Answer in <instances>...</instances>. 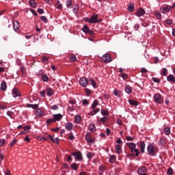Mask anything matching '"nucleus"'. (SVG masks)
<instances>
[{
    "label": "nucleus",
    "mask_w": 175,
    "mask_h": 175,
    "mask_svg": "<svg viewBox=\"0 0 175 175\" xmlns=\"http://www.w3.org/2000/svg\"><path fill=\"white\" fill-rule=\"evenodd\" d=\"M98 100H94L93 103L92 104V111L89 112V116H95V114H97V113H99L100 111V109L99 108H96V106H98Z\"/></svg>",
    "instance_id": "f257e3e1"
},
{
    "label": "nucleus",
    "mask_w": 175,
    "mask_h": 175,
    "mask_svg": "<svg viewBox=\"0 0 175 175\" xmlns=\"http://www.w3.org/2000/svg\"><path fill=\"white\" fill-rule=\"evenodd\" d=\"M101 61L105 64H110L113 59H111V55L109 53H105L101 57Z\"/></svg>",
    "instance_id": "f03ea898"
},
{
    "label": "nucleus",
    "mask_w": 175,
    "mask_h": 175,
    "mask_svg": "<svg viewBox=\"0 0 175 175\" xmlns=\"http://www.w3.org/2000/svg\"><path fill=\"white\" fill-rule=\"evenodd\" d=\"M126 145L129 147L132 152H135V154H140L139 149H136V144L133 142L127 143Z\"/></svg>",
    "instance_id": "7ed1b4c3"
},
{
    "label": "nucleus",
    "mask_w": 175,
    "mask_h": 175,
    "mask_svg": "<svg viewBox=\"0 0 175 175\" xmlns=\"http://www.w3.org/2000/svg\"><path fill=\"white\" fill-rule=\"evenodd\" d=\"M98 14H94L92 16L90 20L88 21L89 24H95L96 23H101L102 19H98Z\"/></svg>",
    "instance_id": "20e7f679"
},
{
    "label": "nucleus",
    "mask_w": 175,
    "mask_h": 175,
    "mask_svg": "<svg viewBox=\"0 0 175 175\" xmlns=\"http://www.w3.org/2000/svg\"><path fill=\"white\" fill-rule=\"evenodd\" d=\"M154 100L156 103H163V98H162V96L160 94H156L154 96Z\"/></svg>",
    "instance_id": "39448f33"
},
{
    "label": "nucleus",
    "mask_w": 175,
    "mask_h": 175,
    "mask_svg": "<svg viewBox=\"0 0 175 175\" xmlns=\"http://www.w3.org/2000/svg\"><path fill=\"white\" fill-rule=\"evenodd\" d=\"M147 151L148 154H154L155 152V144L150 143L147 146Z\"/></svg>",
    "instance_id": "423d86ee"
},
{
    "label": "nucleus",
    "mask_w": 175,
    "mask_h": 175,
    "mask_svg": "<svg viewBox=\"0 0 175 175\" xmlns=\"http://www.w3.org/2000/svg\"><path fill=\"white\" fill-rule=\"evenodd\" d=\"M13 28L15 32H17L18 33H20V32H21V30L20 29V23L18 22V21H14Z\"/></svg>",
    "instance_id": "0eeeda50"
},
{
    "label": "nucleus",
    "mask_w": 175,
    "mask_h": 175,
    "mask_svg": "<svg viewBox=\"0 0 175 175\" xmlns=\"http://www.w3.org/2000/svg\"><path fill=\"white\" fill-rule=\"evenodd\" d=\"M147 172H148V170H147V167H146V166L142 165L138 168L137 174L139 175L146 174Z\"/></svg>",
    "instance_id": "6e6552de"
},
{
    "label": "nucleus",
    "mask_w": 175,
    "mask_h": 175,
    "mask_svg": "<svg viewBox=\"0 0 175 175\" xmlns=\"http://www.w3.org/2000/svg\"><path fill=\"white\" fill-rule=\"evenodd\" d=\"M82 31L83 32H84V33H88L89 35H94V31L90 30V27H88V26H87L86 25H85L82 27Z\"/></svg>",
    "instance_id": "1a4fd4ad"
},
{
    "label": "nucleus",
    "mask_w": 175,
    "mask_h": 175,
    "mask_svg": "<svg viewBox=\"0 0 175 175\" xmlns=\"http://www.w3.org/2000/svg\"><path fill=\"white\" fill-rule=\"evenodd\" d=\"M170 9H172V7L167 5L165 7L160 8V12L161 13H163V14H165V13H169L170 12Z\"/></svg>",
    "instance_id": "9d476101"
},
{
    "label": "nucleus",
    "mask_w": 175,
    "mask_h": 175,
    "mask_svg": "<svg viewBox=\"0 0 175 175\" xmlns=\"http://www.w3.org/2000/svg\"><path fill=\"white\" fill-rule=\"evenodd\" d=\"M144 14H146V11L143 8L138 9L135 12V16H137V17H142V16H144Z\"/></svg>",
    "instance_id": "9b49d317"
},
{
    "label": "nucleus",
    "mask_w": 175,
    "mask_h": 175,
    "mask_svg": "<svg viewBox=\"0 0 175 175\" xmlns=\"http://www.w3.org/2000/svg\"><path fill=\"white\" fill-rule=\"evenodd\" d=\"M12 96L14 98H17L18 96H21V94L20 93V91H18V89H17V88H14L12 90Z\"/></svg>",
    "instance_id": "f8f14e48"
},
{
    "label": "nucleus",
    "mask_w": 175,
    "mask_h": 175,
    "mask_svg": "<svg viewBox=\"0 0 175 175\" xmlns=\"http://www.w3.org/2000/svg\"><path fill=\"white\" fill-rule=\"evenodd\" d=\"M79 84L81 87H87V84H88V81L85 79V77H81L79 80Z\"/></svg>",
    "instance_id": "ddd939ff"
},
{
    "label": "nucleus",
    "mask_w": 175,
    "mask_h": 175,
    "mask_svg": "<svg viewBox=\"0 0 175 175\" xmlns=\"http://www.w3.org/2000/svg\"><path fill=\"white\" fill-rule=\"evenodd\" d=\"M53 117L55 122H57V121H61V120H62V114L61 113L53 114Z\"/></svg>",
    "instance_id": "4468645a"
},
{
    "label": "nucleus",
    "mask_w": 175,
    "mask_h": 175,
    "mask_svg": "<svg viewBox=\"0 0 175 175\" xmlns=\"http://www.w3.org/2000/svg\"><path fill=\"white\" fill-rule=\"evenodd\" d=\"M139 147H140L141 152H142V154H144V152H145V150H146V142H144V141H142L139 143Z\"/></svg>",
    "instance_id": "2eb2a0df"
},
{
    "label": "nucleus",
    "mask_w": 175,
    "mask_h": 175,
    "mask_svg": "<svg viewBox=\"0 0 175 175\" xmlns=\"http://www.w3.org/2000/svg\"><path fill=\"white\" fill-rule=\"evenodd\" d=\"M167 81H169L170 83H174V84H175V77L174 75L170 74L167 77Z\"/></svg>",
    "instance_id": "dca6fc26"
},
{
    "label": "nucleus",
    "mask_w": 175,
    "mask_h": 175,
    "mask_svg": "<svg viewBox=\"0 0 175 175\" xmlns=\"http://www.w3.org/2000/svg\"><path fill=\"white\" fill-rule=\"evenodd\" d=\"M65 128L66 131H70L72 129H73V123L72 122H67L65 125Z\"/></svg>",
    "instance_id": "f3484780"
},
{
    "label": "nucleus",
    "mask_w": 175,
    "mask_h": 175,
    "mask_svg": "<svg viewBox=\"0 0 175 175\" xmlns=\"http://www.w3.org/2000/svg\"><path fill=\"white\" fill-rule=\"evenodd\" d=\"M85 140L88 143H92V139L91 138V133H87L85 135Z\"/></svg>",
    "instance_id": "a211bd4d"
},
{
    "label": "nucleus",
    "mask_w": 175,
    "mask_h": 175,
    "mask_svg": "<svg viewBox=\"0 0 175 175\" xmlns=\"http://www.w3.org/2000/svg\"><path fill=\"white\" fill-rule=\"evenodd\" d=\"M159 146H161V147L163 146H166V139L161 138L158 142Z\"/></svg>",
    "instance_id": "6ab92c4d"
},
{
    "label": "nucleus",
    "mask_w": 175,
    "mask_h": 175,
    "mask_svg": "<svg viewBox=\"0 0 175 175\" xmlns=\"http://www.w3.org/2000/svg\"><path fill=\"white\" fill-rule=\"evenodd\" d=\"M26 106L27 107L33 109L34 110L39 108V105L38 104H27Z\"/></svg>",
    "instance_id": "aec40b11"
},
{
    "label": "nucleus",
    "mask_w": 175,
    "mask_h": 175,
    "mask_svg": "<svg viewBox=\"0 0 175 175\" xmlns=\"http://www.w3.org/2000/svg\"><path fill=\"white\" fill-rule=\"evenodd\" d=\"M72 155L77 161H83V156L81 154H72Z\"/></svg>",
    "instance_id": "412c9836"
},
{
    "label": "nucleus",
    "mask_w": 175,
    "mask_h": 175,
    "mask_svg": "<svg viewBox=\"0 0 175 175\" xmlns=\"http://www.w3.org/2000/svg\"><path fill=\"white\" fill-rule=\"evenodd\" d=\"M129 103L131 105V106H139V102L135 100L129 99Z\"/></svg>",
    "instance_id": "4be33fe9"
},
{
    "label": "nucleus",
    "mask_w": 175,
    "mask_h": 175,
    "mask_svg": "<svg viewBox=\"0 0 175 175\" xmlns=\"http://www.w3.org/2000/svg\"><path fill=\"white\" fill-rule=\"evenodd\" d=\"M125 92H126V94H132V88L131 87V85H125Z\"/></svg>",
    "instance_id": "5701e85b"
},
{
    "label": "nucleus",
    "mask_w": 175,
    "mask_h": 175,
    "mask_svg": "<svg viewBox=\"0 0 175 175\" xmlns=\"http://www.w3.org/2000/svg\"><path fill=\"white\" fill-rule=\"evenodd\" d=\"M7 88H8V86L6 85V82H5V81H3L1 84V91H6Z\"/></svg>",
    "instance_id": "b1692460"
},
{
    "label": "nucleus",
    "mask_w": 175,
    "mask_h": 175,
    "mask_svg": "<svg viewBox=\"0 0 175 175\" xmlns=\"http://www.w3.org/2000/svg\"><path fill=\"white\" fill-rule=\"evenodd\" d=\"M46 94L48 96H52L54 95V92L53 91V89L51 88H46Z\"/></svg>",
    "instance_id": "393cba45"
},
{
    "label": "nucleus",
    "mask_w": 175,
    "mask_h": 175,
    "mask_svg": "<svg viewBox=\"0 0 175 175\" xmlns=\"http://www.w3.org/2000/svg\"><path fill=\"white\" fill-rule=\"evenodd\" d=\"M55 6L56 9H58L59 10H62V3H60L59 0L57 1L56 4H55Z\"/></svg>",
    "instance_id": "a878e982"
},
{
    "label": "nucleus",
    "mask_w": 175,
    "mask_h": 175,
    "mask_svg": "<svg viewBox=\"0 0 175 175\" xmlns=\"http://www.w3.org/2000/svg\"><path fill=\"white\" fill-rule=\"evenodd\" d=\"M113 94L115 95V96H118V98H120L121 96V92H120L118 89H114Z\"/></svg>",
    "instance_id": "bb28decb"
},
{
    "label": "nucleus",
    "mask_w": 175,
    "mask_h": 175,
    "mask_svg": "<svg viewBox=\"0 0 175 175\" xmlns=\"http://www.w3.org/2000/svg\"><path fill=\"white\" fill-rule=\"evenodd\" d=\"M75 124H80L81 122V116L77 115L75 117Z\"/></svg>",
    "instance_id": "cd10ccee"
},
{
    "label": "nucleus",
    "mask_w": 175,
    "mask_h": 175,
    "mask_svg": "<svg viewBox=\"0 0 175 175\" xmlns=\"http://www.w3.org/2000/svg\"><path fill=\"white\" fill-rule=\"evenodd\" d=\"M70 167L72 170H75V172H77L79 169V165L77 163H75L70 165Z\"/></svg>",
    "instance_id": "c85d7f7f"
},
{
    "label": "nucleus",
    "mask_w": 175,
    "mask_h": 175,
    "mask_svg": "<svg viewBox=\"0 0 175 175\" xmlns=\"http://www.w3.org/2000/svg\"><path fill=\"white\" fill-rule=\"evenodd\" d=\"M29 4L31 6V8H36V6L38 5L35 0H29Z\"/></svg>",
    "instance_id": "c756f323"
},
{
    "label": "nucleus",
    "mask_w": 175,
    "mask_h": 175,
    "mask_svg": "<svg viewBox=\"0 0 175 175\" xmlns=\"http://www.w3.org/2000/svg\"><path fill=\"white\" fill-rule=\"evenodd\" d=\"M167 69L166 68H163L161 69V76H167Z\"/></svg>",
    "instance_id": "7c9ffc66"
},
{
    "label": "nucleus",
    "mask_w": 175,
    "mask_h": 175,
    "mask_svg": "<svg viewBox=\"0 0 175 175\" xmlns=\"http://www.w3.org/2000/svg\"><path fill=\"white\" fill-rule=\"evenodd\" d=\"M89 131L90 132H95V131H96V127H95V124H91L90 125H89Z\"/></svg>",
    "instance_id": "2f4dec72"
},
{
    "label": "nucleus",
    "mask_w": 175,
    "mask_h": 175,
    "mask_svg": "<svg viewBox=\"0 0 175 175\" xmlns=\"http://www.w3.org/2000/svg\"><path fill=\"white\" fill-rule=\"evenodd\" d=\"M128 10L129 12H134L135 10V5H133V3H130L128 6Z\"/></svg>",
    "instance_id": "473e14b6"
},
{
    "label": "nucleus",
    "mask_w": 175,
    "mask_h": 175,
    "mask_svg": "<svg viewBox=\"0 0 175 175\" xmlns=\"http://www.w3.org/2000/svg\"><path fill=\"white\" fill-rule=\"evenodd\" d=\"M116 155L114 154H112L109 157V161L111 163H114V162H116Z\"/></svg>",
    "instance_id": "72a5a7b5"
},
{
    "label": "nucleus",
    "mask_w": 175,
    "mask_h": 175,
    "mask_svg": "<svg viewBox=\"0 0 175 175\" xmlns=\"http://www.w3.org/2000/svg\"><path fill=\"white\" fill-rule=\"evenodd\" d=\"M116 151L118 154H121V152H122V149H121V145H117L116 146Z\"/></svg>",
    "instance_id": "f704fd0d"
},
{
    "label": "nucleus",
    "mask_w": 175,
    "mask_h": 175,
    "mask_svg": "<svg viewBox=\"0 0 175 175\" xmlns=\"http://www.w3.org/2000/svg\"><path fill=\"white\" fill-rule=\"evenodd\" d=\"M70 59L72 62H76V61H77V57H76V55H75V54H71L70 55Z\"/></svg>",
    "instance_id": "c9c22d12"
},
{
    "label": "nucleus",
    "mask_w": 175,
    "mask_h": 175,
    "mask_svg": "<svg viewBox=\"0 0 175 175\" xmlns=\"http://www.w3.org/2000/svg\"><path fill=\"white\" fill-rule=\"evenodd\" d=\"M43 114H44V112H43V111L40 110V109H37V116L38 117H42V116H43Z\"/></svg>",
    "instance_id": "e433bc0d"
},
{
    "label": "nucleus",
    "mask_w": 175,
    "mask_h": 175,
    "mask_svg": "<svg viewBox=\"0 0 175 175\" xmlns=\"http://www.w3.org/2000/svg\"><path fill=\"white\" fill-rule=\"evenodd\" d=\"M165 135H170V129L169 127L165 128L163 130Z\"/></svg>",
    "instance_id": "4c0bfd02"
},
{
    "label": "nucleus",
    "mask_w": 175,
    "mask_h": 175,
    "mask_svg": "<svg viewBox=\"0 0 175 175\" xmlns=\"http://www.w3.org/2000/svg\"><path fill=\"white\" fill-rule=\"evenodd\" d=\"M40 20H42V21H43L44 23H45V24H47V23H49V20L47 19V17L44 16H42L40 17Z\"/></svg>",
    "instance_id": "58836bf2"
},
{
    "label": "nucleus",
    "mask_w": 175,
    "mask_h": 175,
    "mask_svg": "<svg viewBox=\"0 0 175 175\" xmlns=\"http://www.w3.org/2000/svg\"><path fill=\"white\" fill-rule=\"evenodd\" d=\"M42 81H44V82L49 81V77L47 76V75H43L42 76Z\"/></svg>",
    "instance_id": "ea45409f"
},
{
    "label": "nucleus",
    "mask_w": 175,
    "mask_h": 175,
    "mask_svg": "<svg viewBox=\"0 0 175 175\" xmlns=\"http://www.w3.org/2000/svg\"><path fill=\"white\" fill-rule=\"evenodd\" d=\"M154 16H156V17L157 18H162V14H161V12H159L158 11L154 12Z\"/></svg>",
    "instance_id": "a19ab883"
},
{
    "label": "nucleus",
    "mask_w": 175,
    "mask_h": 175,
    "mask_svg": "<svg viewBox=\"0 0 175 175\" xmlns=\"http://www.w3.org/2000/svg\"><path fill=\"white\" fill-rule=\"evenodd\" d=\"M53 122H55L54 119H48L46 122V125H51V124H53Z\"/></svg>",
    "instance_id": "79ce46f5"
},
{
    "label": "nucleus",
    "mask_w": 175,
    "mask_h": 175,
    "mask_svg": "<svg viewBox=\"0 0 175 175\" xmlns=\"http://www.w3.org/2000/svg\"><path fill=\"white\" fill-rule=\"evenodd\" d=\"M82 105H83V106H87L90 105V101L87 99H84L82 100Z\"/></svg>",
    "instance_id": "37998d69"
},
{
    "label": "nucleus",
    "mask_w": 175,
    "mask_h": 175,
    "mask_svg": "<svg viewBox=\"0 0 175 175\" xmlns=\"http://www.w3.org/2000/svg\"><path fill=\"white\" fill-rule=\"evenodd\" d=\"M7 116H8V117H10V118H13V116H14V113L12 111H8Z\"/></svg>",
    "instance_id": "c03bdc74"
},
{
    "label": "nucleus",
    "mask_w": 175,
    "mask_h": 175,
    "mask_svg": "<svg viewBox=\"0 0 175 175\" xmlns=\"http://www.w3.org/2000/svg\"><path fill=\"white\" fill-rule=\"evenodd\" d=\"M66 8H71L70 6H72V0H66Z\"/></svg>",
    "instance_id": "a18cd8bd"
},
{
    "label": "nucleus",
    "mask_w": 175,
    "mask_h": 175,
    "mask_svg": "<svg viewBox=\"0 0 175 175\" xmlns=\"http://www.w3.org/2000/svg\"><path fill=\"white\" fill-rule=\"evenodd\" d=\"M152 80L154 83H161V79L159 78L152 77Z\"/></svg>",
    "instance_id": "49530a36"
},
{
    "label": "nucleus",
    "mask_w": 175,
    "mask_h": 175,
    "mask_svg": "<svg viewBox=\"0 0 175 175\" xmlns=\"http://www.w3.org/2000/svg\"><path fill=\"white\" fill-rule=\"evenodd\" d=\"M90 81L93 88H96V83H95V81H94V79H90Z\"/></svg>",
    "instance_id": "de8ad7c7"
},
{
    "label": "nucleus",
    "mask_w": 175,
    "mask_h": 175,
    "mask_svg": "<svg viewBox=\"0 0 175 175\" xmlns=\"http://www.w3.org/2000/svg\"><path fill=\"white\" fill-rule=\"evenodd\" d=\"M101 114H102V116H109V111H107L105 109H102Z\"/></svg>",
    "instance_id": "09e8293b"
},
{
    "label": "nucleus",
    "mask_w": 175,
    "mask_h": 175,
    "mask_svg": "<svg viewBox=\"0 0 175 175\" xmlns=\"http://www.w3.org/2000/svg\"><path fill=\"white\" fill-rule=\"evenodd\" d=\"M98 121L99 122H107V117H103Z\"/></svg>",
    "instance_id": "8fccbe9b"
},
{
    "label": "nucleus",
    "mask_w": 175,
    "mask_h": 175,
    "mask_svg": "<svg viewBox=\"0 0 175 175\" xmlns=\"http://www.w3.org/2000/svg\"><path fill=\"white\" fill-rule=\"evenodd\" d=\"M120 77L123 79V80H126L128 79V75L127 74H120Z\"/></svg>",
    "instance_id": "3c124183"
},
{
    "label": "nucleus",
    "mask_w": 175,
    "mask_h": 175,
    "mask_svg": "<svg viewBox=\"0 0 175 175\" xmlns=\"http://www.w3.org/2000/svg\"><path fill=\"white\" fill-rule=\"evenodd\" d=\"M49 61V57L44 56L42 58V62L44 64V62H47Z\"/></svg>",
    "instance_id": "603ef678"
},
{
    "label": "nucleus",
    "mask_w": 175,
    "mask_h": 175,
    "mask_svg": "<svg viewBox=\"0 0 175 175\" xmlns=\"http://www.w3.org/2000/svg\"><path fill=\"white\" fill-rule=\"evenodd\" d=\"M165 23L167 24V25H172V24H173V21L167 19L165 20Z\"/></svg>",
    "instance_id": "864d4df0"
},
{
    "label": "nucleus",
    "mask_w": 175,
    "mask_h": 175,
    "mask_svg": "<svg viewBox=\"0 0 175 175\" xmlns=\"http://www.w3.org/2000/svg\"><path fill=\"white\" fill-rule=\"evenodd\" d=\"M167 174H170V175L173 174V169H172V167H169L167 169Z\"/></svg>",
    "instance_id": "5fc2aeb1"
},
{
    "label": "nucleus",
    "mask_w": 175,
    "mask_h": 175,
    "mask_svg": "<svg viewBox=\"0 0 175 175\" xmlns=\"http://www.w3.org/2000/svg\"><path fill=\"white\" fill-rule=\"evenodd\" d=\"M69 140H73L75 139V135H73V133H70L68 135Z\"/></svg>",
    "instance_id": "6e6d98bb"
},
{
    "label": "nucleus",
    "mask_w": 175,
    "mask_h": 175,
    "mask_svg": "<svg viewBox=\"0 0 175 175\" xmlns=\"http://www.w3.org/2000/svg\"><path fill=\"white\" fill-rule=\"evenodd\" d=\"M126 140H127V142H133V138L132 137H131V136H127L126 137Z\"/></svg>",
    "instance_id": "4d7b16f0"
},
{
    "label": "nucleus",
    "mask_w": 175,
    "mask_h": 175,
    "mask_svg": "<svg viewBox=\"0 0 175 175\" xmlns=\"http://www.w3.org/2000/svg\"><path fill=\"white\" fill-rule=\"evenodd\" d=\"M37 12H38V13H39L40 14H43V13H44V11L43 9H42V8H38V9L37 10Z\"/></svg>",
    "instance_id": "13d9d810"
},
{
    "label": "nucleus",
    "mask_w": 175,
    "mask_h": 175,
    "mask_svg": "<svg viewBox=\"0 0 175 175\" xmlns=\"http://www.w3.org/2000/svg\"><path fill=\"white\" fill-rule=\"evenodd\" d=\"M44 1L49 5H51V6L53 5V0H44Z\"/></svg>",
    "instance_id": "bf43d9fd"
},
{
    "label": "nucleus",
    "mask_w": 175,
    "mask_h": 175,
    "mask_svg": "<svg viewBox=\"0 0 175 175\" xmlns=\"http://www.w3.org/2000/svg\"><path fill=\"white\" fill-rule=\"evenodd\" d=\"M85 92L86 93L87 95H90L91 90H90V89L85 88Z\"/></svg>",
    "instance_id": "052dcab7"
},
{
    "label": "nucleus",
    "mask_w": 175,
    "mask_h": 175,
    "mask_svg": "<svg viewBox=\"0 0 175 175\" xmlns=\"http://www.w3.org/2000/svg\"><path fill=\"white\" fill-rule=\"evenodd\" d=\"M29 129H31V126H25L23 127V131H28V130H29Z\"/></svg>",
    "instance_id": "680f3d73"
},
{
    "label": "nucleus",
    "mask_w": 175,
    "mask_h": 175,
    "mask_svg": "<svg viewBox=\"0 0 175 175\" xmlns=\"http://www.w3.org/2000/svg\"><path fill=\"white\" fill-rule=\"evenodd\" d=\"M51 109L52 110H58L59 107L58 105H55L51 107Z\"/></svg>",
    "instance_id": "e2e57ef3"
},
{
    "label": "nucleus",
    "mask_w": 175,
    "mask_h": 175,
    "mask_svg": "<svg viewBox=\"0 0 175 175\" xmlns=\"http://www.w3.org/2000/svg\"><path fill=\"white\" fill-rule=\"evenodd\" d=\"M16 143H17V139H14L11 144H10V146L13 147V146H14V144H16Z\"/></svg>",
    "instance_id": "0e129e2a"
},
{
    "label": "nucleus",
    "mask_w": 175,
    "mask_h": 175,
    "mask_svg": "<svg viewBox=\"0 0 175 175\" xmlns=\"http://www.w3.org/2000/svg\"><path fill=\"white\" fill-rule=\"evenodd\" d=\"M68 103H70V105H76V100H70Z\"/></svg>",
    "instance_id": "69168bd1"
},
{
    "label": "nucleus",
    "mask_w": 175,
    "mask_h": 175,
    "mask_svg": "<svg viewBox=\"0 0 175 175\" xmlns=\"http://www.w3.org/2000/svg\"><path fill=\"white\" fill-rule=\"evenodd\" d=\"M41 96H42V98H44V96L46 95V90H43L42 92H40Z\"/></svg>",
    "instance_id": "338daca9"
},
{
    "label": "nucleus",
    "mask_w": 175,
    "mask_h": 175,
    "mask_svg": "<svg viewBox=\"0 0 175 175\" xmlns=\"http://www.w3.org/2000/svg\"><path fill=\"white\" fill-rule=\"evenodd\" d=\"M5 144V139H0V147H2Z\"/></svg>",
    "instance_id": "774afa93"
}]
</instances>
